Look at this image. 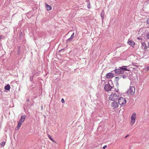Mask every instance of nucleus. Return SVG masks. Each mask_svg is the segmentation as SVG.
Segmentation results:
<instances>
[{"mask_svg":"<svg viewBox=\"0 0 149 149\" xmlns=\"http://www.w3.org/2000/svg\"><path fill=\"white\" fill-rule=\"evenodd\" d=\"M118 95L116 93H112L110 95L109 98L111 101H116L118 100Z\"/></svg>","mask_w":149,"mask_h":149,"instance_id":"nucleus-2","label":"nucleus"},{"mask_svg":"<svg viewBox=\"0 0 149 149\" xmlns=\"http://www.w3.org/2000/svg\"><path fill=\"white\" fill-rule=\"evenodd\" d=\"M136 118V114L135 113H133L131 117V124L133 125L135 123Z\"/></svg>","mask_w":149,"mask_h":149,"instance_id":"nucleus-4","label":"nucleus"},{"mask_svg":"<svg viewBox=\"0 0 149 149\" xmlns=\"http://www.w3.org/2000/svg\"><path fill=\"white\" fill-rule=\"evenodd\" d=\"M111 106L113 109L117 108L118 107V103L116 101H113L111 103Z\"/></svg>","mask_w":149,"mask_h":149,"instance_id":"nucleus-7","label":"nucleus"},{"mask_svg":"<svg viewBox=\"0 0 149 149\" xmlns=\"http://www.w3.org/2000/svg\"><path fill=\"white\" fill-rule=\"evenodd\" d=\"M22 32H21V33H20V36H22Z\"/></svg>","mask_w":149,"mask_h":149,"instance_id":"nucleus-37","label":"nucleus"},{"mask_svg":"<svg viewBox=\"0 0 149 149\" xmlns=\"http://www.w3.org/2000/svg\"><path fill=\"white\" fill-rule=\"evenodd\" d=\"M45 6L47 10L49 11L51 10L52 8L50 5H48L47 3H46L45 4Z\"/></svg>","mask_w":149,"mask_h":149,"instance_id":"nucleus-11","label":"nucleus"},{"mask_svg":"<svg viewBox=\"0 0 149 149\" xmlns=\"http://www.w3.org/2000/svg\"><path fill=\"white\" fill-rule=\"evenodd\" d=\"M142 47L144 49H147V47L146 44L145 42H142L141 43Z\"/></svg>","mask_w":149,"mask_h":149,"instance_id":"nucleus-13","label":"nucleus"},{"mask_svg":"<svg viewBox=\"0 0 149 149\" xmlns=\"http://www.w3.org/2000/svg\"><path fill=\"white\" fill-rule=\"evenodd\" d=\"M118 103L121 106H123L126 103V100L125 99L122 97H120L118 99Z\"/></svg>","mask_w":149,"mask_h":149,"instance_id":"nucleus-3","label":"nucleus"},{"mask_svg":"<svg viewBox=\"0 0 149 149\" xmlns=\"http://www.w3.org/2000/svg\"><path fill=\"white\" fill-rule=\"evenodd\" d=\"M22 123H21L19 121L18 122L17 125V127L18 128H19L21 127L22 124Z\"/></svg>","mask_w":149,"mask_h":149,"instance_id":"nucleus-17","label":"nucleus"},{"mask_svg":"<svg viewBox=\"0 0 149 149\" xmlns=\"http://www.w3.org/2000/svg\"><path fill=\"white\" fill-rule=\"evenodd\" d=\"M148 1L149 2V0H148Z\"/></svg>","mask_w":149,"mask_h":149,"instance_id":"nucleus-39","label":"nucleus"},{"mask_svg":"<svg viewBox=\"0 0 149 149\" xmlns=\"http://www.w3.org/2000/svg\"><path fill=\"white\" fill-rule=\"evenodd\" d=\"M26 117V116L25 115H24L22 116L19 120V121L21 123H22L23 122L24 120L25 119Z\"/></svg>","mask_w":149,"mask_h":149,"instance_id":"nucleus-9","label":"nucleus"},{"mask_svg":"<svg viewBox=\"0 0 149 149\" xmlns=\"http://www.w3.org/2000/svg\"><path fill=\"white\" fill-rule=\"evenodd\" d=\"M146 37L147 38L149 39V33H148L147 34H146Z\"/></svg>","mask_w":149,"mask_h":149,"instance_id":"nucleus-27","label":"nucleus"},{"mask_svg":"<svg viewBox=\"0 0 149 149\" xmlns=\"http://www.w3.org/2000/svg\"><path fill=\"white\" fill-rule=\"evenodd\" d=\"M107 147V145H105L103 147V149H105V148Z\"/></svg>","mask_w":149,"mask_h":149,"instance_id":"nucleus-29","label":"nucleus"},{"mask_svg":"<svg viewBox=\"0 0 149 149\" xmlns=\"http://www.w3.org/2000/svg\"><path fill=\"white\" fill-rule=\"evenodd\" d=\"M121 77V76H119L118 77H115V79H116V82L117 84L118 85V81L119 79Z\"/></svg>","mask_w":149,"mask_h":149,"instance_id":"nucleus-16","label":"nucleus"},{"mask_svg":"<svg viewBox=\"0 0 149 149\" xmlns=\"http://www.w3.org/2000/svg\"><path fill=\"white\" fill-rule=\"evenodd\" d=\"M146 23H147L148 24H149V18L147 19L146 20Z\"/></svg>","mask_w":149,"mask_h":149,"instance_id":"nucleus-26","label":"nucleus"},{"mask_svg":"<svg viewBox=\"0 0 149 149\" xmlns=\"http://www.w3.org/2000/svg\"><path fill=\"white\" fill-rule=\"evenodd\" d=\"M64 102V99L63 98H62L61 99L62 102L63 103V102Z\"/></svg>","mask_w":149,"mask_h":149,"instance_id":"nucleus-31","label":"nucleus"},{"mask_svg":"<svg viewBox=\"0 0 149 149\" xmlns=\"http://www.w3.org/2000/svg\"><path fill=\"white\" fill-rule=\"evenodd\" d=\"M104 11L103 10L101 11V12L100 14L101 17L102 18V22L103 21V19L104 18Z\"/></svg>","mask_w":149,"mask_h":149,"instance_id":"nucleus-12","label":"nucleus"},{"mask_svg":"<svg viewBox=\"0 0 149 149\" xmlns=\"http://www.w3.org/2000/svg\"><path fill=\"white\" fill-rule=\"evenodd\" d=\"M2 38V36L0 35V40Z\"/></svg>","mask_w":149,"mask_h":149,"instance_id":"nucleus-36","label":"nucleus"},{"mask_svg":"<svg viewBox=\"0 0 149 149\" xmlns=\"http://www.w3.org/2000/svg\"><path fill=\"white\" fill-rule=\"evenodd\" d=\"M65 49V48H63V49H61L59 51V52H61V51H62L63 50H64Z\"/></svg>","mask_w":149,"mask_h":149,"instance_id":"nucleus-32","label":"nucleus"},{"mask_svg":"<svg viewBox=\"0 0 149 149\" xmlns=\"http://www.w3.org/2000/svg\"><path fill=\"white\" fill-rule=\"evenodd\" d=\"M20 51H21V47L18 46H17V54L18 55H19L20 53Z\"/></svg>","mask_w":149,"mask_h":149,"instance_id":"nucleus-15","label":"nucleus"},{"mask_svg":"<svg viewBox=\"0 0 149 149\" xmlns=\"http://www.w3.org/2000/svg\"><path fill=\"white\" fill-rule=\"evenodd\" d=\"M127 66L123 65L121 67H119L118 68H116L114 71L116 74H123L124 72L125 71H129L127 69Z\"/></svg>","mask_w":149,"mask_h":149,"instance_id":"nucleus-1","label":"nucleus"},{"mask_svg":"<svg viewBox=\"0 0 149 149\" xmlns=\"http://www.w3.org/2000/svg\"><path fill=\"white\" fill-rule=\"evenodd\" d=\"M148 47L149 48V42H148Z\"/></svg>","mask_w":149,"mask_h":149,"instance_id":"nucleus-38","label":"nucleus"},{"mask_svg":"<svg viewBox=\"0 0 149 149\" xmlns=\"http://www.w3.org/2000/svg\"><path fill=\"white\" fill-rule=\"evenodd\" d=\"M129 136V135L127 134V135L125 137V138H126L127 137Z\"/></svg>","mask_w":149,"mask_h":149,"instance_id":"nucleus-33","label":"nucleus"},{"mask_svg":"<svg viewBox=\"0 0 149 149\" xmlns=\"http://www.w3.org/2000/svg\"><path fill=\"white\" fill-rule=\"evenodd\" d=\"M149 70V66H147L146 68V71H148Z\"/></svg>","mask_w":149,"mask_h":149,"instance_id":"nucleus-25","label":"nucleus"},{"mask_svg":"<svg viewBox=\"0 0 149 149\" xmlns=\"http://www.w3.org/2000/svg\"><path fill=\"white\" fill-rule=\"evenodd\" d=\"M135 92V88L133 86H130V88L127 91V93L129 94L133 95Z\"/></svg>","mask_w":149,"mask_h":149,"instance_id":"nucleus-5","label":"nucleus"},{"mask_svg":"<svg viewBox=\"0 0 149 149\" xmlns=\"http://www.w3.org/2000/svg\"><path fill=\"white\" fill-rule=\"evenodd\" d=\"M32 80H33V77H30V80L31 81H32Z\"/></svg>","mask_w":149,"mask_h":149,"instance_id":"nucleus-30","label":"nucleus"},{"mask_svg":"<svg viewBox=\"0 0 149 149\" xmlns=\"http://www.w3.org/2000/svg\"><path fill=\"white\" fill-rule=\"evenodd\" d=\"M134 66L136 67H138V66L136 65H134Z\"/></svg>","mask_w":149,"mask_h":149,"instance_id":"nucleus-34","label":"nucleus"},{"mask_svg":"<svg viewBox=\"0 0 149 149\" xmlns=\"http://www.w3.org/2000/svg\"><path fill=\"white\" fill-rule=\"evenodd\" d=\"M29 99H28L26 100V101L27 102H29Z\"/></svg>","mask_w":149,"mask_h":149,"instance_id":"nucleus-35","label":"nucleus"},{"mask_svg":"<svg viewBox=\"0 0 149 149\" xmlns=\"http://www.w3.org/2000/svg\"><path fill=\"white\" fill-rule=\"evenodd\" d=\"M106 77L107 78H112L114 77V75L113 73L109 72L107 74Z\"/></svg>","mask_w":149,"mask_h":149,"instance_id":"nucleus-8","label":"nucleus"},{"mask_svg":"<svg viewBox=\"0 0 149 149\" xmlns=\"http://www.w3.org/2000/svg\"><path fill=\"white\" fill-rule=\"evenodd\" d=\"M137 39L139 40H142V38L141 37V36L137 37Z\"/></svg>","mask_w":149,"mask_h":149,"instance_id":"nucleus-24","label":"nucleus"},{"mask_svg":"<svg viewBox=\"0 0 149 149\" xmlns=\"http://www.w3.org/2000/svg\"><path fill=\"white\" fill-rule=\"evenodd\" d=\"M121 77H122L123 79H126L127 78V76L124 75H123L121 76Z\"/></svg>","mask_w":149,"mask_h":149,"instance_id":"nucleus-23","label":"nucleus"},{"mask_svg":"<svg viewBox=\"0 0 149 149\" xmlns=\"http://www.w3.org/2000/svg\"><path fill=\"white\" fill-rule=\"evenodd\" d=\"M73 38H72L71 37H70V38H69L67 40V42H70L73 39Z\"/></svg>","mask_w":149,"mask_h":149,"instance_id":"nucleus-18","label":"nucleus"},{"mask_svg":"<svg viewBox=\"0 0 149 149\" xmlns=\"http://www.w3.org/2000/svg\"><path fill=\"white\" fill-rule=\"evenodd\" d=\"M88 2H89L88 3L87 5V7L88 8H91V6H90L91 5H90V4L89 3V1Z\"/></svg>","mask_w":149,"mask_h":149,"instance_id":"nucleus-22","label":"nucleus"},{"mask_svg":"<svg viewBox=\"0 0 149 149\" xmlns=\"http://www.w3.org/2000/svg\"><path fill=\"white\" fill-rule=\"evenodd\" d=\"M74 33H73L71 35V37L74 38Z\"/></svg>","mask_w":149,"mask_h":149,"instance_id":"nucleus-28","label":"nucleus"},{"mask_svg":"<svg viewBox=\"0 0 149 149\" xmlns=\"http://www.w3.org/2000/svg\"><path fill=\"white\" fill-rule=\"evenodd\" d=\"M73 38H72L71 37H70V38H69L67 40V42H70L73 39Z\"/></svg>","mask_w":149,"mask_h":149,"instance_id":"nucleus-19","label":"nucleus"},{"mask_svg":"<svg viewBox=\"0 0 149 149\" xmlns=\"http://www.w3.org/2000/svg\"><path fill=\"white\" fill-rule=\"evenodd\" d=\"M10 85L8 84L5 86L4 89L6 90H9L10 89Z\"/></svg>","mask_w":149,"mask_h":149,"instance_id":"nucleus-14","label":"nucleus"},{"mask_svg":"<svg viewBox=\"0 0 149 149\" xmlns=\"http://www.w3.org/2000/svg\"><path fill=\"white\" fill-rule=\"evenodd\" d=\"M5 143H6L5 141H3L0 144V145L1 146V147H3L4 146L5 144Z\"/></svg>","mask_w":149,"mask_h":149,"instance_id":"nucleus-20","label":"nucleus"},{"mask_svg":"<svg viewBox=\"0 0 149 149\" xmlns=\"http://www.w3.org/2000/svg\"><path fill=\"white\" fill-rule=\"evenodd\" d=\"M48 137L49 138V139H50L53 142H55L54 140L53 139V138L50 135H48Z\"/></svg>","mask_w":149,"mask_h":149,"instance_id":"nucleus-21","label":"nucleus"},{"mask_svg":"<svg viewBox=\"0 0 149 149\" xmlns=\"http://www.w3.org/2000/svg\"><path fill=\"white\" fill-rule=\"evenodd\" d=\"M104 88L105 91H109L112 89V87L109 84H108L105 85Z\"/></svg>","mask_w":149,"mask_h":149,"instance_id":"nucleus-6","label":"nucleus"},{"mask_svg":"<svg viewBox=\"0 0 149 149\" xmlns=\"http://www.w3.org/2000/svg\"><path fill=\"white\" fill-rule=\"evenodd\" d=\"M127 42L130 45L132 46H133L135 45V42L132 40L128 41Z\"/></svg>","mask_w":149,"mask_h":149,"instance_id":"nucleus-10","label":"nucleus"}]
</instances>
